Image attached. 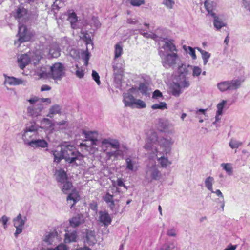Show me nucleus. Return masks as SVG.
Here are the masks:
<instances>
[{
	"instance_id": "nucleus-1",
	"label": "nucleus",
	"mask_w": 250,
	"mask_h": 250,
	"mask_svg": "<svg viewBox=\"0 0 250 250\" xmlns=\"http://www.w3.org/2000/svg\"><path fill=\"white\" fill-rule=\"evenodd\" d=\"M85 142L89 141L90 145L98 146L100 143L98 133L96 131H83ZM100 147L106 163L123 159L126 153V147L121 146L118 140L110 137L104 138L101 141Z\"/></svg>"
},
{
	"instance_id": "nucleus-2",
	"label": "nucleus",
	"mask_w": 250,
	"mask_h": 250,
	"mask_svg": "<svg viewBox=\"0 0 250 250\" xmlns=\"http://www.w3.org/2000/svg\"><path fill=\"white\" fill-rule=\"evenodd\" d=\"M162 42L163 44L159 51L162 64L166 68H173L180 60L177 49L170 41L165 40Z\"/></svg>"
},
{
	"instance_id": "nucleus-3",
	"label": "nucleus",
	"mask_w": 250,
	"mask_h": 250,
	"mask_svg": "<svg viewBox=\"0 0 250 250\" xmlns=\"http://www.w3.org/2000/svg\"><path fill=\"white\" fill-rule=\"evenodd\" d=\"M19 22V38L15 41L14 44L19 47L21 43L29 41L31 39L30 34L27 30L26 27L23 24L27 19V13L25 8L20 6L16 10L15 15Z\"/></svg>"
},
{
	"instance_id": "nucleus-4",
	"label": "nucleus",
	"mask_w": 250,
	"mask_h": 250,
	"mask_svg": "<svg viewBox=\"0 0 250 250\" xmlns=\"http://www.w3.org/2000/svg\"><path fill=\"white\" fill-rule=\"evenodd\" d=\"M29 103L27 107L28 114L33 117L40 115L41 112L44 108L43 103H46L47 104L51 103L50 98H39L36 96L31 97L27 100Z\"/></svg>"
},
{
	"instance_id": "nucleus-5",
	"label": "nucleus",
	"mask_w": 250,
	"mask_h": 250,
	"mask_svg": "<svg viewBox=\"0 0 250 250\" xmlns=\"http://www.w3.org/2000/svg\"><path fill=\"white\" fill-rule=\"evenodd\" d=\"M141 88V85L138 89L132 88L127 92L123 94V102L125 106H128L131 108H141V100H137L136 98L139 95V90Z\"/></svg>"
},
{
	"instance_id": "nucleus-6",
	"label": "nucleus",
	"mask_w": 250,
	"mask_h": 250,
	"mask_svg": "<svg viewBox=\"0 0 250 250\" xmlns=\"http://www.w3.org/2000/svg\"><path fill=\"white\" fill-rule=\"evenodd\" d=\"M64 159L70 164H75L76 166L80 164L83 156L73 146L64 145Z\"/></svg>"
},
{
	"instance_id": "nucleus-7",
	"label": "nucleus",
	"mask_w": 250,
	"mask_h": 250,
	"mask_svg": "<svg viewBox=\"0 0 250 250\" xmlns=\"http://www.w3.org/2000/svg\"><path fill=\"white\" fill-rule=\"evenodd\" d=\"M241 84V81L239 79L223 81L219 83L217 88L221 92L235 90L239 88Z\"/></svg>"
},
{
	"instance_id": "nucleus-8",
	"label": "nucleus",
	"mask_w": 250,
	"mask_h": 250,
	"mask_svg": "<svg viewBox=\"0 0 250 250\" xmlns=\"http://www.w3.org/2000/svg\"><path fill=\"white\" fill-rule=\"evenodd\" d=\"M42 56L36 55L35 58H32L31 60L30 57L27 54H22L20 55L18 59V62L21 69H23L29 63L32 62L35 65H36L39 62Z\"/></svg>"
},
{
	"instance_id": "nucleus-9",
	"label": "nucleus",
	"mask_w": 250,
	"mask_h": 250,
	"mask_svg": "<svg viewBox=\"0 0 250 250\" xmlns=\"http://www.w3.org/2000/svg\"><path fill=\"white\" fill-rule=\"evenodd\" d=\"M50 74L53 79L60 80L64 76V67L61 63H55L50 67Z\"/></svg>"
},
{
	"instance_id": "nucleus-10",
	"label": "nucleus",
	"mask_w": 250,
	"mask_h": 250,
	"mask_svg": "<svg viewBox=\"0 0 250 250\" xmlns=\"http://www.w3.org/2000/svg\"><path fill=\"white\" fill-rule=\"evenodd\" d=\"M174 140L170 137H161L158 141V143L163 149V154L169 153L171 149V147L174 144Z\"/></svg>"
},
{
	"instance_id": "nucleus-11",
	"label": "nucleus",
	"mask_w": 250,
	"mask_h": 250,
	"mask_svg": "<svg viewBox=\"0 0 250 250\" xmlns=\"http://www.w3.org/2000/svg\"><path fill=\"white\" fill-rule=\"evenodd\" d=\"M146 144L145 148L146 149H152V146L159 140L157 132L153 129H149L146 132Z\"/></svg>"
},
{
	"instance_id": "nucleus-12",
	"label": "nucleus",
	"mask_w": 250,
	"mask_h": 250,
	"mask_svg": "<svg viewBox=\"0 0 250 250\" xmlns=\"http://www.w3.org/2000/svg\"><path fill=\"white\" fill-rule=\"evenodd\" d=\"M146 177L150 180H159L162 178V173L156 165L147 168Z\"/></svg>"
},
{
	"instance_id": "nucleus-13",
	"label": "nucleus",
	"mask_w": 250,
	"mask_h": 250,
	"mask_svg": "<svg viewBox=\"0 0 250 250\" xmlns=\"http://www.w3.org/2000/svg\"><path fill=\"white\" fill-rule=\"evenodd\" d=\"M26 218L22 219L21 214H19L18 216L13 219V223L14 227L16 228L14 235L16 237L21 233L23 227L25 224Z\"/></svg>"
},
{
	"instance_id": "nucleus-14",
	"label": "nucleus",
	"mask_w": 250,
	"mask_h": 250,
	"mask_svg": "<svg viewBox=\"0 0 250 250\" xmlns=\"http://www.w3.org/2000/svg\"><path fill=\"white\" fill-rule=\"evenodd\" d=\"M43 241L47 245H56L60 242V238L56 231H53L46 233Z\"/></svg>"
},
{
	"instance_id": "nucleus-15",
	"label": "nucleus",
	"mask_w": 250,
	"mask_h": 250,
	"mask_svg": "<svg viewBox=\"0 0 250 250\" xmlns=\"http://www.w3.org/2000/svg\"><path fill=\"white\" fill-rule=\"evenodd\" d=\"M64 145L57 146L54 150L51 151V153L54 156V162L57 163L64 159L63 153Z\"/></svg>"
},
{
	"instance_id": "nucleus-16",
	"label": "nucleus",
	"mask_w": 250,
	"mask_h": 250,
	"mask_svg": "<svg viewBox=\"0 0 250 250\" xmlns=\"http://www.w3.org/2000/svg\"><path fill=\"white\" fill-rule=\"evenodd\" d=\"M38 136V133L30 132L26 130L24 131L22 138L25 145L29 146L30 142H32Z\"/></svg>"
},
{
	"instance_id": "nucleus-17",
	"label": "nucleus",
	"mask_w": 250,
	"mask_h": 250,
	"mask_svg": "<svg viewBox=\"0 0 250 250\" xmlns=\"http://www.w3.org/2000/svg\"><path fill=\"white\" fill-rule=\"evenodd\" d=\"M156 126L160 131L164 132L165 130L169 129L171 126V124L167 119L160 118L158 119Z\"/></svg>"
},
{
	"instance_id": "nucleus-18",
	"label": "nucleus",
	"mask_w": 250,
	"mask_h": 250,
	"mask_svg": "<svg viewBox=\"0 0 250 250\" xmlns=\"http://www.w3.org/2000/svg\"><path fill=\"white\" fill-rule=\"evenodd\" d=\"M84 222L83 216L81 214H78L69 219L70 226L73 228L79 227Z\"/></svg>"
},
{
	"instance_id": "nucleus-19",
	"label": "nucleus",
	"mask_w": 250,
	"mask_h": 250,
	"mask_svg": "<svg viewBox=\"0 0 250 250\" xmlns=\"http://www.w3.org/2000/svg\"><path fill=\"white\" fill-rule=\"evenodd\" d=\"M99 214V220L104 226H108L111 224L112 218L108 212L100 211Z\"/></svg>"
},
{
	"instance_id": "nucleus-20",
	"label": "nucleus",
	"mask_w": 250,
	"mask_h": 250,
	"mask_svg": "<svg viewBox=\"0 0 250 250\" xmlns=\"http://www.w3.org/2000/svg\"><path fill=\"white\" fill-rule=\"evenodd\" d=\"M29 146L34 148H46L48 146V143L44 139H40L38 136L32 142H30Z\"/></svg>"
},
{
	"instance_id": "nucleus-21",
	"label": "nucleus",
	"mask_w": 250,
	"mask_h": 250,
	"mask_svg": "<svg viewBox=\"0 0 250 250\" xmlns=\"http://www.w3.org/2000/svg\"><path fill=\"white\" fill-rule=\"evenodd\" d=\"M5 77V83L10 85H18L25 83V81L21 79H19L14 77L4 75Z\"/></svg>"
},
{
	"instance_id": "nucleus-22",
	"label": "nucleus",
	"mask_w": 250,
	"mask_h": 250,
	"mask_svg": "<svg viewBox=\"0 0 250 250\" xmlns=\"http://www.w3.org/2000/svg\"><path fill=\"white\" fill-rule=\"evenodd\" d=\"M54 175L59 184L64 183L67 180L66 173L63 169L56 170Z\"/></svg>"
},
{
	"instance_id": "nucleus-23",
	"label": "nucleus",
	"mask_w": 250,
	"mask_h": 250,
	"mask_svg": "<svg viewBox=\"0 0 250 250\" xmlns=\"http://www.w3.org/2000/svg\"><path fill=\"white\" fill-rule=\"evenodd\" d=\"M78 232L76 230L67 231L65 234V243L75 242L78 240Z\"/></svg>"
},
{
	"instance_id": "nucleus-24",
	"label": "nucleus",
	"mask_w": 250,
	"mask_h": 250,
	"mask_svg": "<svg viewBox=\"0 0 250 250\" xmlns=\"http://www.w3.org/2000/svg\"><path fill=\"white\" fill-rule=\"evenodd\" d=\"M204 6L208 14L211 16H214L216 14L213 12L216 7V4L210 0H206L204 1Z\"/></svg>"
},
{
	"instance_id": "nucleus-25",
	"label": "nucleus",
	"mask_w": 250,
	"mask_h": 250,
	"mask_svg": "<svg viewBox=\"0 0 250 250\" xmlns=\"http://www.w3.org/2000/svg\"><path fill=\"white\" fill-rule=\"evenodd\" d=\"M97 241L95 231L87 230L86 231L85 242L89 246H93L97 243Z\"/></svg>"
},
{
	"instance_id": "nucleus-26",
	"label": "nucleus",
	"mask_w": 250,
	"mask_h": 250,
	"mask_svg": "<svg viewBox=\"0 0 250 250\" xmlns=\"http://www.w3.org/2000/svg\"><path fill=\"white\" fill-rule=\"evenodd\" d=\"M155 150L156 153L158 161L162 167H166L167 166L171 164V163L168 161V159L164 156V154H163V152L158 151L156 148L155 149Z\"/></svg>"
},
{
	"instance_id": "nucleus-27",
	"label": "nucleus",
	"mask_w": 250,
	"mask_h": 250,
	"mask_svg": "<svg viewBox=\"0 0 250 250\" xmlns=\"http://www.w3.org/2000/svg\"><path fill=\"white\" fill-rule=\"evenodd\" d=\"M79 200V195L76 191H73L67 197V204L70 205V208H72Z\"/></svg>"
},
{
	"instance_id": "nucleus-28",
	"label": "nucleus",
	"mask_w": 250,
	"mask_h": 250,
	"mask_svg": "<svg viewBox=\"0 0 250 250\" xmlns=\"http://www.w3.org/2000/svg\"><path fill=\"white\" fill-rule=\"evenodd\" d=\"M191 68V65L181 64V65L178 66V75H183V76L187 77V76L190 74Z\"/></svg>"
},
{
	"instance_id": "nucleus-29",
	"label": "nucleus",
	"mask_w": 250,
	"mask_h": 250,
	"mask_svg": "<svg viewBox=\"0 0 250 250\" xmlns=\"http://www.w3.org/2000/svg\"><path fill=\"white\" fill-rule=\"evenodd\" d=\"M60 55V50L58 45H51L47 55L48 58H57Z\"/></svg>"
},
{
	"instance_id": "nucleus-30",
	"label": "nucleus",
	"mask_w": 250,
	"mask_h": 250,
	"mask_svg": "<svg viewBox=\"0 0 250 250\" xmlns=\"http://www.w3.org/2000/svg\"><path fill=\"white\" fill-rule=\"evenodd\" d=\"M144 79V83L142 82V94H147L149 90V84L150 82V77L147 75L142 77Z\"/></svg>"
},
{
	"instance_id": "nucleus-31",
	"label": "nucleus",
	"mask_w": 250,
	"mask_h": 250,
	"mask_svg": "<svg viewBox=\"0 0 250 250\" xmlns=\"http://www.w3.org/2000/svg\"><path fill=\"white\" fill-rule=\"evenodd\" d=\"M177 83L183 88H187L190 86V82L187 77L178 75Z\"/></svg>"
},
{
	"instance_id": "nucleus-32",
	"label": "nucleus",
	"mask_w": 250,
	"mask_h": 250,
	"mask_svg": "<svg viewBox=\"0 0 250 250\" xmlns=\"http://www.w3.org/2000/svg\"><path fill=\"white\" fill-rule=\"evenodd\" d=\"M183 88L177 83H173L170 87L171 92L173 96L178 97L181 93Z\"/></svg>"
},
{
	"instance_id": "nucleus-33",
	"label": "nucleus",
	"mask_w": 250,
	"mask_h": 250,
	"mask_svg": "<svg viewBox=\"0 0 250 250\" xmlns=\"http://www.w3.org/2000/svg\"><path fill=\"white\" fill-rule=\"evenodd\" d=\"M61 111V107L60 105L56 104L51 106L49 109V112L47 116L53 118L55 115L60 114Z\"/></svg>"
},
{
	"instance_id": "nucleus-34",
	"label": "nucleus",
	"mask_w": 250,
	"mask_h": 250,
	"mask_svg": "<svg viewBox=\"0 0 250 250\" xmlns=\"http://www.w3.org/2000/svg\"><path fill=\"white\" fill-rule=\"evenodd\" d=\"M67 20L70 22L72 28H77L76 23L78 21V17L74 12L69 13Z\"/></svg>"
},
{
	"instance_id": "nucleus-35",
	"label": "nucleus",
	"mask_w": 250,
	"mask_h": 250,
	"mask_svg": "<svg viewBox=\"0 0 250 250\" xmlns=\"http://www.w3.org/2000/svg\"><path fill=\"white\" fill-rule=\"evenodd\" d=\"M212 17L214 18L213 25L217 30H219L221 28L226 26V24L221 18L217 17L216 14L214 15V16Z\"/></svg>"
},
{
	"instance_id": "nucleus-36",
	"label": "nucleus",
	"mask_w": 250,
	"mask_h": 250,
	"mask_svg": "<svg viewBox=\"0 0 250 250\" xmlns=\"http://www.w3.org/2000/svg\"><path fill=\"white\" fill-rule=\"evenodd\" d=\"M62 185L61 187L62 191L65 194H67L70 192L73 187L72 183L68 181L67 180L64 183L59 184V185Z\"/></svg>"
},
{
	"instance_id": "nucleus-37",
	"label": "nucleus",
	"mask_w": 250,
	"mask_h": 250,
	"mask_svg": "<svg viewBox=\"0 0 250 250\" xmlns=\"http://www.w3.org/2000/svg\"><path fill=\"white\" fill-rule=\"evenodd\" d=\"M214 182V179L213 177L209 176L205 179V185L207 188L211 191V192H214L213 190V184Z\"/></svg>"
},
{
	"instance_id": "nucleus-38",
	"label": "nucleus",
	"mask_w": 250,
	"mask_h": 250,
	"mask_svg": "<svg viewBox=\"0 0 250 250\" xmlns=\"http://www.w3.org/2000/svg\"><path fill=\"white\" fill-rule=\"evenodd\" d=\"M125 162L127 169L132 171L135 170L136 161L134 159H132L130 157L127 158L125 160Z\"/></svg>"
},
{
	"instance_id": "nucleus-39",
	"label": "nucleus",
	"mask_w": 250,
	"mask_h": 250,
	"mask_svg": "<svg viewBox=\"0 0 250 250\" xmlns=\"http://www.w3.org/2000/svg\"><path fill=\"white\" fill-rule=\"evenodd\" d=\"M123 54V46L121 42L116 44L115 46L114 60L120 57Z\"/></svg>"
},
{
	"instance_id": "nucleus-40",
	"label": "nucleus",
	"mask_w": 250,
	"mask_h": 250,
	"mask_svg": "<svg viewBox=\"0 0 250 250\" xmlns=\"http://www.w3.org/2000/svg\"><path fill=\"white\" fill-rule=\"evenodd\" d=\"M198 50L200 52L202 55V58L203 60V63L204 65H206L208 59L210 57V54L208 52H207L206 51H205L204 50H202V49L200 48H197Z\"/></svg>"
},
{
	"instance_id": "nucleus-41",
	"label": "nucleus",
	"mask_w": 250,
	"mask_h": 250,
	"mask_svg": "<svg viewBox=\"0 0 250 250\" xmlns=\"http://www.w3.org/2000/svg\"><path fill=\"white\" fill-rule=\"evenodd\" d=\"M41 125H42V128L48 129L52 127V124L51 121L48 118H43L41 122Z\"/></svg>"
},
{
	"instance_id": "nucleus-42",
	"label": "nucleus",
	"mask_w": 250,
	"mask_h": 250,
	"mask_svg": "<svg viewBox=\"0 0 250 250\" xmlns=\"http://www.w3.org/2000/svg\"><path fill=\"white\" fill-rule=\"evenodd\" d=\"M221 167L226 171V172L229 175H231L232 174L233 170L231 164L222 163L221 164Z\"/></svg>"
},
{
	"instance_id": "nucleus-43",
	"label": "nucleus",
	"mask_w": 250,
	"mask_h": 250,
	"mask_svg": "<svg viewBox=\"0 0 250 250\" xmlns=\"http://www.w3.org/2000/svg\"><path fill=\"white\" fill-rule=\"evenodd\" d=\"M38 125H36L34 123H32L28 125H27L24 130L33 132L35 133H38V129H39Z\"/></svg>"
},
{
	"instance_id": "nucleus-44",
	"label": "nucleus",
	"mask_w": 250,
	"mask_h": 250,
	"mask_svg": "<svg viewBox=\"0 0 250 250\" xmlns=\"http://www.w3.org/2000/svg\"><path fill=\"white\" fill-rule=\"evenodd\" d=\"M114 74H123L124 68L122 64L115 63L113 65Z\"/></svg>"
},
{
	"instance_id": "nucleus-45",
	"label": "nucleus",
	"mask_w": 250,
	"mask_h": 250,
	"mask_svg": "<svg viewBox=\"0 0 250 250\" xmlns=\"http://www.w3.org/2000/svg\"><path fill=\"white\" fill-rule=\"evenodd\" d=\"M183 49L185 51L188 53L193 60H195L196 59L195 51L193 48L190 46L187 47L186 45H184L183 46Z\"/></svg>"
},
{
	"instance_id": "nucleus-46",
	"label": "nucleus",
	"mask_w": 250,
	"mask_h": 250,
	"mask_svg": "<svg viewBox=\"0 0 250 250\" xmlns=\"http://www.w3.org/2000/svg\"><path fill=\"white\" fill-rule=\"evenodd\" d=\"M242 144L241 142L231 139L229 143V146L232 149L238 148L242 145Z\"/></svg>"
},
{
	"instance_id": "nucleus-47",
	"label": "nucleus",
	"mask_w": 250,
	"mask_h": 250,
	"mask_svg": "<svg viewBox=\"0 0 250 250\" xmlns=\"http://www.w3.org/2000/svg\"><path fill=\"white\" fill-rule=\"evenodd\" d=\"M151 107L153 109H159L163 110L167 108V104L165 102H160L158 104H155L152 105Z\"/></svg>"
},
{
	"instance_id": "nucleus-48",
	"label": "nucleus",
	"mask_w": 250,
	"mask_h": 250,
	"mask_svg": "<svg viewBox=\"0 0 250 250\" xmlns=\"http://www.w3.org/2000/svg\"><path fill=\"white\" fill-rule=\"evenodd\" d=\"M163 4L168 9H173L175 2L174 0H164Z\"/></svg>"
},
{
	"instance_id": "nucleus-49",
	"label": "nucleus",
	"mask_w": 250,
	"mask_h": 250,
	"mask_svg": "<svg viewBox=\"0 0 250 250\" xmlns=\"http://www.w3.org/2000/svg\"><path fill=\"white\" fill-rule=\"evenodd\" d=\"M192 70V76L194 77H198L202 73V69L198 66H192L191 68Z\"/></svg>"
},
{
	"instance_id": "nucleus-50",
	"label": "nucleus",
	"mask_w": 250,
	"mask_h": 250,
	"mask_svg": "<svg viewBox=\"0 0 250 250\" xmlns=\"http://www.w3.org/2000/svg\"><path fill=\"white\" fill-rule=\"evenodd\" d=\"M227 104V101L222 100L220 103L218 104L217 105V113L218 115L222 114L223 109L225 106V105Z\"/></svg>"
},
{
	"instance_id": "nucleus-51",
	"label": "nucleus",
	"mask_w": 250,
	"mask_h": 250,
	"mask_svg": "<svg viewBox=\"0 0 250 250\" xmlns=\"http://www.w3.org/2000/svg\"><path fill=\"white\" fill-rule=\"evenodd\" d=\"M123 74H114V82L117 84V87H118L121 83Z\"/></svg>"
},
{
	"instance_id": "nucleus-52",
	"label": "nucleus",
	"mask_w": 250,
	"mask_h": 250,
	"mask_svg": "<svg viewBox=\"0 0 250 250\" xmlns=\"http://www.w3.org/2000/svg\"><path fill=\"white\" fill-rule=\"evenodd\" d=\"M82 59L84 62V64L87 66L88 64V61L90 58V54L88 51H84L82 54Z\"/></svg>"
},
{
	"instance_id": "nucleus-53",
	"label": "nucleus",
	"mask_w": 250,
	"mask_h": 250,
	"mask_svg": "<svg viewBox=\"0 0 250 250\" xmlns=\"http://www.w3.org/2000/svg\"><path fill=\"white\" fill-rule=\"evenodd\" d=\"M207 110V109H199L197 110V111H196L195 113L196 115V117L200 119V120H199L200 123H203L204 122L203 119L201 118V117H200V115L203 114L205 116Z\"/></svg>"
},
{
	"instance_id": "nucleus-54",
	"label": "nucleus",
	"mask_w": 250,
	"mask_h": 250,
	"mask_svg": "<svg viewBox=\"0 0 250 250\" xmlns=\"http://www.w3.org/2000/svg\"><path fill=\"white\" fill-rule=\"evenodd\" d=\"M103 198L104 201H105L107 204H108L109 203L114 201L113 196L112 195H111L108 192H107L105 195H104Z\"/></svg>"
},
{
	"instance_id": "nucleus-55",
	"label": "nucleus",
	"mask_w": 250,
	"mask_h": 250,
	"mask_svg": "<svg viewBox=\"0 0 250 250\" xmlns=\"http://www.w3.org/2000/svg\"><path fill=\"white\" fill-rule=\"evenodd\" d=\"M92 76L93 80H94L97 84L99 85L101 83V82L98 73L96 71L93 70L92 73Z\"/></svg>"
},
{
	"instance_id": "nucleus-56",
	"label": "nucleus",
	"mask_w": 250,
	"mask_h": 250,
	"mask_svg": "<svg viewBox=\"0 0 250 250\" xmlns=\"http://www.w3.org/2000/svg\"><path fill=\"white\" fill-rule=\"evenodd\" d=\"M112 185L114 187H116L117 186L118 187H125V185L124 183V181L122 178H118L116 182L113 181Z\"/></svg>"
},
{
	"instance_id": "nucleus-57",
	"label": "nucleus",
	"mask_w": 250,
	"mask_h": 250,
	"mask_svg": "<svg viewBox=\"0 0 250 250\" xmlns=\"http://www.w3.org/2000/svg\"><path fill=\"white\" fill-rule=\"evenodd\" d=\"M142 35H143V36L146 38H150L153 39H155L157 37L156 35L151 32H144L143 33L142 32Z\"/></svg>"
},
{
	"instance_id": "nucleus-58",
	"label": "nucleus",
	"mask_w": 250,
	"mask_h": 250,
	"mask_svg": "<svg viewBox=\"0 0 250 250\" xmlns=\"http://www.w3.org/2000/svg\"><path fill=\"white\" fill-rule=\"evenodd\" d=\"M107 205L110 209L115 214L118 212V210L115 209V203L114 201L109 203Z\"/></svg>"
},
{
	"instance_id": "nucleus-59",
	"label": "nucleus",
	"mask_w": 250,
	"mask_h": 250,
	"mask_svg": "<svg viewBox=\"0 0 250 250\" xmlns=\"http://www.w3.org/2000/svg\"><path fill=\"white\" fill-rule=\"evenodd\" d=\"M167 235L172 237H175L176 236V230L172 228L167 230Z\"/></svg>"
},
{
	"instance_id": "nucleus-60",
	"label": "nucleus",
	"mask_w": 250,
	"mask_h": 250,
	"mask_svg": "<svg viewBox=\"0 0 250 250\" xmlns=\"http://www.w3.org/2000/svg\"><path fill=\"white\" fill-rule=\"evenodd\" d=\"M162 96V93L159 90H156L153 93L152 98L154 99H158Z\"/></svg>"
},
{
	"instance_id": "nucleus-61",
	"label": "nucleus",
	"mask_w": 250,
	"mask_h": 250,
	"mask_svg": "<svg viewBox=\"0 0 250 250\" xmlns=\"http://www.w3.org/2000/svg\"><path fill=\"white\" fill-rule=\"evenodd\" d=\"M128 1L134 6H139L141 5V0H128Z\"/></svg>"
},
{
	"instance_id": "nucleus-62",
	"label": "nucleus",
	"mask_w": 250,
	"mask_h": 250,
	"mask_svg": "<svg viewBox=\"0 0 250 250\" xmlns=\"http://www.w3.org/2000/svg\"><path fill=\"white\" fill-rule=\"evenodd\" d=\"M8 220L9 218L5 215H3L0 219V221H1L3 223L4 228H6L7 227V223Z\"/></svg>"
},
{
	"instance_id": "nucleus-63",
	"label": "nucleus",
	"mask_w": 250,
	"mask_h": 250,
	"mask_svg": "<svg viewBox=\"0 0 250 250\" xmlns=\"http://www.w3.org/2000/svg\"><path fill=\"white\" fill-rule=\"evenodd\" d=\"M54 249H55L56 250H68L67 247L65 245L62 244L59 245Z\"/></svg>"
},
{
	"instance_id": "nucleus-64",
	"label": "nucleus",
	"mask_w": 250,
	"mask_h": 250,
	"mask_svg": "<svg viewBox=\"0 0 250 250\" xmlns=\"http://www.w3.org/2000/svg\"><path fill=\"white\" fill-rule=\"evenodd\" d=\"M162 250H175V246L173 244L166 246Z\"/></svg>"
}]
</instances>
